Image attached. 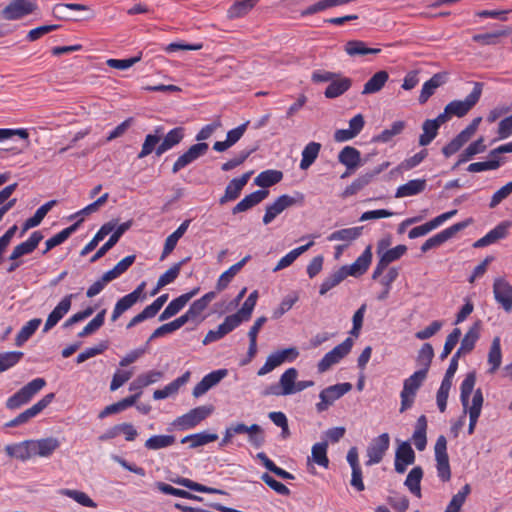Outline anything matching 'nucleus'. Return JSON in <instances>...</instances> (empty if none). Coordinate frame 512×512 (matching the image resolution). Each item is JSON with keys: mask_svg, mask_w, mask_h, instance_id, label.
Segmentation results:
<instances>
[{"mask_svg": "<svg viewBox=\"0 0 512 512\" xmlns=\"http://www.w3.org/2000/svg\"><path fill=\"white\" fill-rule=\"evenodd\" d=\"M470 221H462L451 225L450 227L442 230L441 232L435 234L434 236L427 239L421 246V251L423 253L429 251L430 249L439 247L449 239H451L455 234L459 231L463 230L469 225Z\"/></svg>", "mask_w": 512, "mask_h": 512, "instance_id": "6e6552de", "label": "nucleus"}, {"mask_svg": "<svg viewBox=\"0 0 512 512\" xmlns=\"http://www.w3.org/2000/svg\"><path fill=\"white\" fill-rule=\"evenodd\" d=\"M198 292L199 288H195L173 299L160 314L159 321L168 320L178 314Z\"/></svg>", "mask_w": 512, "mask_h": 512, "instance_id": "6ab92c4d", "label": "nucleus"}, {"mask_svg": "<svg viewBox=\"0 0 512 512\" xmlns=\"http://www.w3.org/2000/svg\"><path fill=\"white\" fill-rule=\"evenodd\" d=\"M327 442L316 443L312 446L311 456L308 457L307 467L308 471L314 473V465L313 463L323 467L328 468L329 459L327 457Z\"/></svg>", "mask_w": 512, "mask_h": 512, "instance_id": "5701e85b", "label": "nucleus"}, {"mask_svg": "<svg viewBox=\"0 0 512 512\" xmlns=\"http://www.w3.org/2000/svg\"><path fill=\"white\" fill-rule=\"evenodd\" d=\"M423 477V470L420 466H416L408 473L404 485L408 490L417 497L421 496L420 483Z\"/></svg>", "mask_w": 512, "mask_h": 512, "instance_id": "603ef678", "label": "nucleus"}, {"mask_svg": "<svg viewBox=\"0 0 512 512\" xmlns=\"http://www.w3.org/2000/svg\"><path fill=\"white\" fill-rule=\"evenodd\" d=\"M482 88V83L475 82L473 90L464 100H454L446 105V112L450 113L452 117L465 116L480 100Z\"/></svg>", "mask_w": 512, "mask_h": 512, "instance_id": "f03ea898", "label": "nucleus"}, {"mask_svg": "<svg viewBox=\"0 0 512 512\" xmlns=\"http://www.w3.org/2000/svg\"><path fill=\"white\" fill-rule=\"evenodd\" d=\"M379 48H369L365 42L359 40L348 41L345 45V52L350 56H365L368 54L380 53Z\"/></svg>", "mask_w": 512, "mask_h": 512, "instance_id": "4d7b16f0", "label": "nucleus"}, {"mask_svg": "<svg viewBox=\"0 0 512 512\" xmlns=\"http://www.w3.org/2000/svg\"><path fill=\"white\" fill-rule=\"evenodd\" d=\"M446 82V75L443 73L434 74L428 81H426L421 89L419 95V103L424 104L435 93L436 89Z\"/></svg>", "mask_w": 512, "mask_h": 512, "instance_id": "c85d7f7f", "label": "nucleus"}, {"mask_svg": "<svg viewBox=\"0 0 512 512\" xmlns=\"http://www.w3.org/2000/svg\"><path fill=\"white\" fill-rule=\"evenodd\" d=\"M493 294L495 301L505 312L512 311V285L503 277L494 279Z\"/></svg>", "mask_w": 512, "mask_h": 512, "instance_id": "9b49d317", "label": "nucleus"}, {"mask_svg": "<svg viewBox=\"0 0 512 512\" xmlns=\"http://www.w3.org/2000/svg\"><path fill=\"white\" fill-rule=\"evenodd\" d=\"M213 410L214 408L212 405L198 406L194 409H191L186 414L178 417L174 421V425L181 430L192 429L201 421L205 420L209 415H211Z\"/></svg>", "mask_w": 512, "mask_h": 512, "instance_id": "0eeeda50", "label": "nucleus"}, {"mask_svg": "<svg viewBox=\"0 0 512 512\" xmlns=\"http://www.w3.org/2000/svg\"><path fill=\"white\" fill-rule=\"evenodd\" d=\"M314 245V242L313 241H310L309 243H307L306 245H303V246H300V247H297L293 250H291L289 253H287L285 256H283L279 261L278 263L276 264V266L273 268V272H278L280 270H283L287 267H289L290 265L293 264V262L300 256L302 255L304 252H306L310 247H312Z\"/></svg>", "mask_w": 512, "mask_h": 512, "instance_id": "37998d69", "label": "nucleus"}, {"mask_svg": "<svg viewBox=\"0 0 512 512\" xmlns=\"http://www.w3.org/2000/svg\"><path fill=\"white\" fill-rule=\"evenodd\" d=\"M415 462V453L409 442H401L395 452V471L399 474H403L409 465Z\"/></svg>", "mask_w": 512, "mask_h": 512, "instance_id": "ddd939ff", "label": "nucleus"}, {"mask_svg": "<svg viewBox=\"0 0 512 512\" xmlns=\"http://www.w3.org/2000/svg\"><path fill=\"white\" fill-rule=\"evenodd\" d=\"M82 220L83 219H80L73 225L63 229L59 233L55 234L53 237L49 238L45 242L46 248L43 251V254H46L48 251H50L54 247L62 244L64 241H66L69 238V236L77 230V228H78L79 224L82 222Z\"/></svg>", "mask_w": 512, "mask_h": 512, "instance_id": "49530a36", "label": "nucleus"}, {"mask_svg": "<svg viewBox=\"0 0 512 512\" xmlns=\"http://www.w3.org/2000/svg\"><path fill=\"white\" fill-rule=\"evenodd\" d=\"M59 493L63 496L73 499L84 507L96 508L97 504L85 493L74 489H61Z\"/></svg>", "mask_w": 512, "mask_h": 512, "instance_id": "0e129e2a", "label": "nucleus"}, {"mask_svg": "<svg viewBox=\"0 0 512 512\" xmlns=\"http://www.w3.org/2000/svg\"><path fill=\"white\" fill-rule=\"evenodd\" d=\"M351 389L352 385L348 382L338 383L324 388L319 393L320 401L315 405L317 412L321 413L328 410L329 407L332 406L335 401L340 399Z\"/></svg>", "mask_w": 512, "mask_h": 512, "instance_id": "20e7f679", "label": "nucleus"}, {"mask_svg": "<svg viewBox=\"0 0 512 512\" xmlns=\"http://www.w3.org/2000/svg\"><path fill=\"white\" fill-rule=\"evenodd\" d=\"M487 363L490 366L489 370H488L489 373H495L501 366V363H502L501 340H500V337H498V336L494 337V339L492 340V343H491V346L489 349V353H488Z\"/></svg>", "mask_w": 512, "mask_h": 512, "instance_id": "79ce46f5", "label": "nucleus"}, {"mask_svg": "<svg viewBox=\"0 0 512 512\" xmlns=\"http://www.w3.org/2000/svg\"><path fill=\"white\" fill-rule=\"evenodd\" d=\"M209 146L205 142L192 145L185 153L180 155L172 167V172L177 173L200 157L204 156Z\"/></svg>", "mask_w": 512, "mask_h": 512, "instance_id": "f8f14e48", "label": "nucleus"}, {"mask_svg": "<svg viewBox=\"0 0 512 512\" xmlns=\"http://www.w3.org/2000/svg\"><path fill=\"white\" fill-rule=\"evenodd\" d=\"M55 394L49 393L45 395L42 399H40L33 406L25 410L24 412L18 415V420L23 423H26L31 418L37 416L42 410H44L54 399Z\"/></svg>", "mask_w": 512, "mask_h": 512, "instance_id": "e433bc0d", "label": "nucleus"}, {"mask_svg": "<svg viewBox=\"0 0 512 512\" xmlns=\"http://www.w3.org/2000/svg\"><path fill=\"white\" fill-rule=\"evenodd\" d=\"M239 327V320L236 316H227L216 329L209 330L203 339V344L207 345L224 338L227 334Z\"/></svg>", "mask_w": 512, "mask_h": 512, "instance_id": "4468645a", "label": "nucleus"}, {"mask_svg": "<svg viewBox=\"0 0 512 512\" xmlns=\"http://www.w3.org/2000/svg\"><path fill=\"white\" fill-rule=\"evenodd\" d=\"M338 161L348 170H355L362 165L361 153L352 146H345L338 154Z\"/></svg>", "mask_w": 512, "mask_h": 512, "instance_id": "bb28decb", "label": "nucleus"}, {"mask_svg": "<svg viewBox=\"0 0 512 512\" xmlns=\"http://www.w3.org/2000/svg\"><path fill=\"white\" fill-rule=\"evenodd\" d=\"M190 223V219L183 221L180 224V226L166 238L162 259L169 255L175 249L179 239L186 233L187 229L189 228Z\"/></svg>", "mask_w": 512, "mask_h": 512, "instance_id": "ea45409f", "label": "nucleus"}, {"mask_svg": "<svg viewBox=\"0 0 512 512\" xmlns=\"http://www.w3.org/2000/svg\"><path fill=\"white\" fill-rule=\"evenodd\" d=\"M508 226H509V224H507V223H501V224L497 225L495 228L490 230L485 236L478 239L474 243V247H476V248L485 247V246L495 243L497 240L505 238L507 235Z\"/></svg>", "mask_w": 512, "mask_h": 512, "instance_id": "473e14b6", "label": "nucleus"}, {"mask_svg": "<svg viewBox=\"0 0 512 512\" xmlns=\"http://www.w3.org/2000/svg\"><path fill=\"white\" fill-rule=\"evenodd\" d=\"M250 259V256L244 257L241 261L238 263L232 265L229 269H227L225 272H223L216 283V289L217 291H223L228 287L230 282L233 280V278L236 276V274L242 269V267L247 263V261Z\"/></svg>", "mask_w": 512, "mask_h": 512, "instance_id": "f704fd0d", "label": "nucleus"}, {"mask_svg": "<svg viewBox=\"0 0 512 512\" xmlns=\"http://www.w3.org/2000/svg\"><path fill=\"white\" fill-rule=\"evenodd\" d=\"M37 8L34 0H12L2 11L6 20H18L31 13Z\"/></svg>", "mask_w": 512, "mask_h": 512, "instance_id": "9d476101", "label": "nucleus"}, {"mask_svg": "<svg viewBox=\"0 0 512 512\" xmlns=\"http://www.w3.org/2000/svg\"><path fill=\"white\" fill-rule=\"evenodd\" d=\"M282 178L283 173L281 171L269 169L258 174V176L254 179V183L259 187L267 188L279 183Z\"/></svg>", "mask_w": 512, "mask_h": 512, "instance_id": "864d4df0", "label": "nucleus"}, {"mask_svg": "<svg viewBox=\"0 0 512 512\" xmlns=\"http://www.w3.org/2000/svg\"><path fill=\"white\" fill-rule=\"evenodd\" d=\"M72 298L73 294L66 295L51 311V313L48 315L45 321L43 333H47L48 331H50L69 312L71 308Z\"/></svg>", "mask_w": 512, "mask_h": 512, "instance_id": "2eb2a0df", "label": "nucleus"}, {"mask_svg": "<svg viewBox=\"0 0 512 512\" xmlns=\"http://www.w3.org/2000/svg\"><path fill=\"white\" fill-rule=\"evenodd\" d=\"M175 441L174 435H153L146 440L144 446L148 450H159L172 446Z\"/></svg>", "mask_w": 512, "mask_h": 512, "instance_id": "052dcab7", "label": "nucleus"}, {"mask_svg": "<svg viewBox=\"0 0 512 512\" xmlns=\"http://www.w3.org/2000/svg\"><path fill=\"white\" fill-rule=\"evenodd\" d=\"M390 446V436L388 433H382L381 435L372 439L371 443L367 448L368 460L366 465L372 466L382 461L384 455Z\"/></svg>", "mask_w": 512, "mask_h": 512, "instance_id": "1a4fd4ad", "label": "nucleus"}, {"mask_svg": "<svg viewBox=\"0 0 512 512\" xmlns=\"http://www.w3.org/2000/svg\"><path fill=\"white\" fill-rule=\"evenodd\" d=\"M46 381L43 378H35L25 386H23L18 392L8 398L6 406L9 409H16L20 406L28 403L35 394H37L44 386Z\"/></svg>", "mask_w": 512, "mask_h": 512, "instance_id": "7ed1b4c3", "label": "nucleus"}, {"mask_svg": "<svg viewBox=\"0 0 512 512\" xmlns=\"http://www.w3.org/2000/svg\"><path fill=\"white\" fill-rule=\"evenodd\" d=\"M352 346V339L346 338L342 343L326 353L317 364L318 372L324 373L328 371L333 365L338 364L345 356L350 353Z\"/></svg>", "mask_w": 512, "mask_h": 512, "instance_id": "423d86ee", "label": "nucleus"}, {"mask_svg": "<svg viewBox=\"0 0 512 512\" xmlns=\"http://www.w3.org/2000/svg\"><path fill=\"white\" fill-rule=\"evenodd\" d=\"M389 74L385 70L376 72L364 85L362 95H370L379 92L387 83Z\"/></svg>", "mask_w": 512, "mask_h": 512, "instance_id": "72a5a7b5", "label": "nucleus"}, {"mask_svg": "<svg viewBox=\"0 0 512 512\" xmlns=\"http://www.w3.org/2000/svg\"><path fill=\"white\" fill-rule=\"evenodd\" d=\"M139 302L131 293L121 297L115 304L111 314V320L115 322L123 313Z\"/></svg>", "mask_w": 512, "mask_h": 512, "instance_id": "680f3d73", "label": "nucleus"}, {"mask_svg": "<svg viewBox=\"0 0 512 512\" xmlns=\"http://www.w3.org/2000/svg\"><path fill=\"white\" fill-rule=\"evenodd\" d=\"M422 134L419 137V144L421 146L429 145L437 136L439 128L435 121L427 119L422 124Z\"/></svg>", "mask_w": 512, "mask_h": 512, "instance_id": "774afa93", "label": "nucleus"}, {"mask_svg": "<svg viewBox=\"0 0 512 512\" xmlns=\"http://www.w3.org/2000/svg\"><path fill=\"white\" fill-rule=\"evenodd\" d=\"M215 297L216 293L213 291L206 293L201 298L195 300L186 312L193 321L197 320Z\"/></svg>", "mask_w": 512, "mask_h": 512, "instance_id": "c03bdc74", "label": "nucleus"}, {"mask_svg": "<svg viewBox=\"0 0 512 512\" xmlns=\"http://www.w3.org/2000/svg\"><path fill=\"white\" fill-rule=\"evenodd\" d=\"M399 271L397 268L392 267L388 272L379 280L383 290L377 295V299L383 301L388 298L392 283L397 279Z\"/></svg>", "mask_w": 512, "mask_h": 512, "instance_id": "69168bd1", "label": "nucleus"}, {"mask_svg": "<svg viewBox=\"0 0 512 512\" xmlns=\"http://www.w3.org/2000/svg\"><path fill=\"white\" fill-rule=\"evenodd\" d=\"M351 87V80L349 78H340L331 80L327 86L324 95L329 99L337 98L344 94Z\"/></svg>", "mask_w": 512, "mask_h": 512, "instance_id": "5fc2aeb1", "label": "nucleus"}, {"mask_svg": "<svg viewBox=\"0 0 512 512\" xmlns=\"http://www.w3.org/2000/svg\"><path fill=\"white\" fill-rule=\"evenodd\" d=\"M140 397V393H136L129 397H126L116 403L106 406L100 413L99 418L103 419L111 414H115L133 406L137 399Z\"/></svg>", "mask_w": 512, "mask_h": 512, "instance_id": "a19ab883", "label": "nucleus"}, {"mask_svg": "<svg viewBox=\"0 0 512 512\" xmlns=\"http://www.w3.org/2000/svg\"><path fill=\"white\" fill-rule=\"evenodd\" d=\"M479 338V328L478 325H474L471 327L467 333L464 335L461 340L460 347L456 351L458 355H466L469 354L475 347V344Z\"/></svg>", "mask_w": 512, "mask_h": 512, "instance_id": "09e8293b", "label": "nucleus"}, {"mask_svg": "<svg viewBox=\"0 0 512 512\" xmlns=\"http://www.w3.org/2000/svg\"><path fill=\"white\" fill-rule=\"evenodd\" d=\"M218 439V435L216 433H209L206 431L199 432L196 434H191L185 436L181 442L182 443H190V448H197L200 446H204L210 442L216 441Z\"/></svg>", "mask_w": 512, "mask_h": 512, "instance_id": "bf43d9fd", "label": "nucleus"}, {"mask_svg": "<svg viewBox=\"0 0 512 512\" xmlns=\"http://www.w3.org/2000/svg\"><path fill=\"white\" fill-rule=\"evenodd\" d=\"M215 297L216 293L213 291L206 293L201 298L195 300L186 312L193 321L197 320Z\"/></svg>", "mask_w": 512, "mask_h": 512, "instance_id": "a18cd8bd", "label": "nucleus"}, {"mask_svg": "<svg viewBox=\"0 0 512 512\" xmlns=\"http://www.w3.org/2000/svg\"><path fill=\"white\" fill-rule=\"evenodd\" d=\"M426 376V369H420L404 380L403 389L400 393V412H404L413 406L417 391L426 379Z\"/></svg>", "mask_w": 512, "mask_h": 512, "instance_id": "f257e3e1", "label": "nucleus"}, {"mask_svg": "<svg viewBox=\"0 0 512 512\" xmlns=\"http://www.w3.org/2000/svg\"><path fill=\"white\" fill-rule=\"evenodd\" d=\"M184 137V129L182 127H176L170 130L163 138L162 142L156 149V155L161 156L174 146L179 144Z\"/></svg>", "mask_w": 512, "mask_h": 512, "instance_id": "cd10ccee", "label": "nucleus"}, {"mask_svg": "<svg viewBox=\"0 0 512 512\" xmlns=\"http://www.w3.org/2000/svg\"><path fill=\"white\" fill-rule=\"evenodd\" d=\"M5 451L8 456L19 459L21 461H26L34 457L31 440H25L17 444L7 445L5 447Z\"/></svg>", "mask_w": 512, "mask_h": 512, "instance_id": "c756f323", "label": "nucleus"}, {"mask_svg": "<svg viewBox=\"0 0 512 512\" xmlns=\"http://www.w3.org/2000/svg\"><path fill=\"white\" fill-rule=\"evenodd\" d=\"M228 374L226 369H218L205 375L202 380L194 387V397L204 395L209 389L217 385Z\"/></svg>", "mask_w": 512, "mask_h": 512, "instance_id": "aec40b11", "label": "nucleus"}, {"mask_svg": "<svg viewBox=\"0 0 512 512\" xmlns=\"http://www.w3.org/2000/svg\"><path fill=\"white\" fill-rule=\"evenodd\" d=\"M41 323L42 320L40 318H34L28 321L17 333L15 338V345L18 347L23 346L36 332Z\"/></svg>", "mask_w": 512, "mask_h": 512, "instance_id": "de8ad7c7", "label": "nucleus"}, {"mask_svg": "<svg viewBox=\"0 0 512 512\" xmlns=\"http://www.w3.org/2000/svg\"><path fill=\"white\" fill-rule=\"evenodd\" d=\"M132 221H126L121 223L112 231V235L109 240L103 244L98 251L91 258V262H96L101 257H103L116 243L119 241L120 237L131 227Z\"/></svg>", "mask_w": 512, "mask_h": 512, "instance_id": "b1692460", "label": "nucleus"}, {"mask_svg": "<svg viewBox=\"0 0 512 512\" xmlns=\"http://www.w3.org/2000/svg\"><path fill=\"white\" fill-rule=\"evenodd\" d=\"M31 443L34 457H50L60 446L59 440L54 437L31 440Z\"/></svg>", "mask_w": 512, "mask_h": 512, "instance_id": "393cba45", "label": "nucleus"}, {"mask_svg": "<svg viewBox=\"0 0 512 512\" xmlns=\"http://www.w3.org/2000/svg\"><path fill=\"white\" fill-rule=\"evenodd\" d=\"M371 261L372 247L369 245L351 265H344L342 268L347 276L358 277L368 270Z\"/></svg>", "mask_w": 512, "mask_h": 512, "instance_id": "a211bd4d", "label": "nucleus"}, {"mask_svg": "<svg viewBox=\"0 0 512 512\" xmlns=\"http://www.w3.org/2000/svg\"><path fill=\"white\" fill-rule=\"evenodd\" d=\"M476 376L474 373H468L460 386V400L464 409L469 408V398L474 390Z\"/></svg>", "mask_w": 512, "mask_h": 512, "instance_id": "e2e57ef3", "label": "nucleus"}, {"mask_svg": "<svg viewBox=\"0 0 512 512\" xmlns=\"http://www.w3.org/2000/svg\"><path fill=\"white\" fill-rule=\"evenodd\" d=\"M321 149V144L318 142H310L308 143L303 151H302V158L300 161V169L306 170L308 169L317 159L318 154Z\"/></svg>", "mask_w": 512, "mask_h": 512, "instance_id": "8fccbe9b", "label": "nucleus"}, {"mask_svg": "<svg viewBox=\"0 0 512 512\" xmlns=\"http://www.w3.org/2000/svg\"><path fill=\"white\" fill-rule=\"evenodd\" d=\"M406 124L404 121H395L392 123L390 128L383 130L380 134L373 138L375 142L387 143L393 139V137L399 135L405 128Z\"/></svg>", "mask_w": 512, "mask_h": 512, "instance_id": "338daca9", "label": "nucleus"}, {"mask_svg": "<svg viewBox=\"0 0 512 512\" xmlns=\"http://www.w3.org/2000/svg\"><path fill=\"white\" fill-rule=\"evenodd\" d=\"M434 454L436 461L437 476L443 482H447L451 478V469L449 457L447 453V440L445 436L440 435L434 446Z\"/></svg>", "mask_w": 512, "mask_h": 512, "instance_id": "39448f33", "label": "nucleus"}, {"mask_svg": "<svg viewBox=\"0 0 512 512\" xmlns=\"http://www.w3.org/2000/svg\"><path fill=\"white\" fill-rule=\"evenodd\" d=\"M163 136V129L161 127H157L153 134H148L145 137V140L142 144L141 151L138 154L139 159H143L150 155L153 151L156 152L158 145L160 144V140Z\"/></svg>", "mask_w": 512, "mask_h": 512, "instance_id": "58836bf2", "label": "nucleus"}, {"mask_svg": "<svg viewBox=\"0 0 512 512\" xmlns=\"http://www.w3.org/2000/svg\"><path fill=\"white\" fill-rule=\"evenodd\" d=\"M260 0H237L227 11L230 19L245 16Z\"/></svg>", "mask_w": 512, "mask_h": 512, "instance_id": "13d9d810", "label": "nucleus"}, {"mask_svg": "<svg viewBox=\"0 0 512 512\" xmlns=\"http://www.w3.org/2000/svg\"><path fill=\"white\" fill-rule=\"evenodd\" d=\"M42 239V233L40 231H34L26 241L14 247L9 256V260L15 261L24 255L31 254L37 248Z\"/></svg>", "mask_w": 512, "mask_h": 512, "instance_id": "412c9836", "label": "nucleus"}, {"mask_svg": "<svg viewBox=\"0 0 512 512\" xmlns=\"http://www.w3.org/2000/svg\"><path fill=\"white\" fill-rule=\"evenodd\" d=\"M483 402H484V398H483L482 391L480 389H477L473 393L471 405L469 406V408L464 409L465 413L467 412L469 414L468 433L470 435L474 433L477 421L481 414Z\"/></svg>", "mask_w": 512, "mask_h": 512, "instance_id": "a878e982", "label": "nucleus"}, {"mask_svg": "<svg viewBox=\"0 0 512 512\" xmlns=\"http://www.w3.org/2000/svg\"><path fill=\"white\" fill-rule=\"evenodd\" d=\"M456 213H457V210H451V211L442 213V214L438 215L437 217H435L434 219H432L431 221H429L423 225L412 228L408 233V237L410 239H415V238L424 236V235L428 234L430 231L438 228L445 221L451 219L453 216L456 215Z\"/></svg>", "mask_w": 512, "mask_h": 512, "instance_id": "dca6fc26", "label": "nucleus"}, {"mask_svg": "<svg viewBox=\"0 0 512 512\" xmlns=\"http://www.w3.org/2000/svg\"><path fill=\"white\" fill-rule=\"evenodd\" d=\"M298 378V371L296 368H288L280 376L279 384L283 389L285 396L295 394L296 380Z\"/></svg>", "mask_w": 512, "mask_h": 512, "instance_id": "3c124183", "label": "nucleus"}, {"mask_svg": "<svg viewBox=\"0 0 512 512\" xmlns=\"http://www.w3.org/2000/svg\"><path fill=\"white\" fill-rule=\"evenodd\" d=\"M346 277H348L342 267L330 273L321 283L319 294L325 295L328 291L338 286Z\"/></svg>", "mask_w": 512, "mask_h": 512, "instance_id": "6e6d98bb", "label": "nucleus"}, {"mask_svg": "<svg viewBox=\"0 0 512 512\" xmlns=\"http://www.w3.org/2000/svg\"><path fill=\"white\" fill-rule=\"evenodd\" d=\"M426 187L425 179H413L399 186L396 190L395 197L403 198L420 194Z\"/></svg>", "mask_w": 512, "mask_h": 512, "instance_id": "c9c22d12", "label": "nucleus"}, {"mask_svg": "<svg viewBox=\"0 0 512 512\" xmlns=\"http://www.w3.org/2000/svg\"><path fill=\"white\" fill-rule=\"evenodd\" d=\"M295 203L296 199L290 195L284 194L279 196L272 204L266 207L263 223L265 225L271 223L279 214Z\"/></svg>", "mask_w": 512, "mask_h": 512, "instance_id": "f3484780", "label": "nucleus"}, {"mask_svg": "<svg viewBox=\"0 0 512 512\" xmlns=\"http://www.w3.org/2000/svg\"><path fill=\"white\" fill-rule=\"evenodd\" d=\"M269 192L267 190H257L246 195L232 210L233 214L244 212L263 201Z\"/></svg>", "mask_w": 512, "mask_h": 512, "instance_id": "7c9ffc66", "label": "nucleus"}, {"mask_svg": "<svg viewBox=\"0 0 512 512\" xmlns=\"http://www.w3.org/2000/svg\"><path fill=\"white\" fill-rule=\"evenodd\" d=\"M363 227H350L343 228L332 232L328 237V241H342L345 242V245H349L351 242L355 241L362 235Z\"/></svg>", "mask_w": 512, "mask_h": 512, "instance_id": "2f4dec72", "label": "nucleus"}, {"mask_svg": "<svg viewBox=\"0 0 512 512\" xmlns=\"http://www.w3.org/2000/svg\"><path fill=\"white\" fill-rule=\"evenodd\" d=\"M427 419L426 416L421 415L415 425V430L412 435L413 443L418 451H423L427 445Z\"/></svg>", "mask_w": 512, "mask_h": 512, "instance_id": "4c0bfd02", "label": "nucleus"}, {"mask_svg": "<svg viewBox=\"0 0 512 512\" xmlns=\"http://www.w3.org/2000/svg\"><path fill=\"white\" fill-rule=\"evenodd\" d=\"M252 174H253V172L249 171V172L244 173L239 178L232 179L226 186L224 195L219 200L220 204H224L228 201L237 199L239 197L241 191L243 190V188L249 181Z\"/></svg>", "mask_w": 512, "mask_h": 512, "instance_id": "4be33fe9", "label": "nucleus"}]
</instances>
